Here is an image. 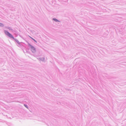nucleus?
Masks as SVG:
<instances>
[{
	"instance_id": "obj_1",
	"label": "nucleus",
	"mask_w": 126,
	"mask_h": 126,
	"mask_svg": "<svg viewBox=\"0 0 126 126\" xmlns=\"http://www.w3.org/2000/svg\"><path fill=\"white\" fill-rule=\"evenodd\" d=\"M4 32L5 34L7 35L10 38L13 39L19 45H20V43L19 41L17 39L15 38L9 32L6 31L4 30Z\"/></svg>"
},
{
	"instance_id": "obj_6",
	"label": "nucleus",
	"mask_w": 126,
	"mask_h": 126,
	"mask_svg": "<svg viewBox=\"0 0 126 126\" xmlns=\"http://www.w3.org/2000/svg\"><path fill=\"white\" fill-rule=\"evenodd\" d=\"M4 25L3 24L1 23L0 22V26L1 27H3Z\"/></svg>"
},
{
	"instance_id": "obj_4",
	"label": "nucleus",
	"mask_w": 126,
	"mask_h": 126,
	"mask_svg": "<svg viewBox=\"0 0 126 126\" xmlns=\"http://www.w3.org/2000/svg\"><path fill=\"white\" fill-rule=\"evenodd\" d=\"M53 19L54 21H56V22H60V21H59V20H58L56 19V18H53Z\"/></svg>"
},
{
	"instance_id": "obj_2",
	"label": "nucleus",
	"mask_w": 126,
	"mask_h": 126,
	"mask_svg": "<svg viewBox=\"0 0 126 126\" xmlns=\"http://www.w3.org/2000/svg\"><path fill=\"white\" fill-rule=\"evenodd\" d=\"M28 47L31 49V50L32 52L33 53H34L36 52V49L35 48L31 45L30 43L28 44Z\"/></svg>"
},
{
	"instance_id": "obj_3",
	"label": "nucleus",
	"mask_w": 126,
	"mask_h": 126,
	"mask_svg": "<svg viewBox=\"0 0 126 126\" xmlns=\"http://www.w3.org/2000/svg\"><path fill=\"white\" fill-rule=\"evenodd\" d=\"M37 59L39 60H41L42 61H43L45 59V58L44 57L42 58H37Z\"/></svg>"
},
{
	"instance_id": "obj_7",
	"label": "nucleus",
	"mask_w": 126,
	"mask_h": 126,
	"mask_svg": "<svg viewBox=\"0 0 126 126\" xmlns=\"http://www.w3.org/2000/svg\"><path fill=\"white\" fill-rule=\"evenodd\" d=\"M32 39L35 42H37L36 41V40H35L34 39H33V38H32Z\"/></svg>"
},
{
	"instance_id": "obj_8",
	"label": "nucleus",
	"mask_w": 126,
	"mask_h": 126,
	"mask_svg": "<svg viewBox=\"0 0 126 126\" xmlns=\"http://www.w3.org/2000/svg\"><path fill=\"white\" fill-rule=\"evenodd\" d=\"M24 106L26 107L27 108H28V107H27V106L25 104H24Z\"/></svg>"
},
{
	"instance_id": "obj_5",
	"label": "nucleus",
	"mask_w": 126,
	"mask_h": 126,
	"mask_svg": "<svg viewBox=\"0 0 126 126\" xmlns=\"http://www.w3.org/2000/svg\"><path fill=\"white\" fill-rule=\"evenodd\" d=\"M6 28L9 29L10 30H13V29L9 27H6Z\"/></svg>"
}]
</instances>
